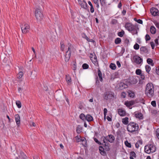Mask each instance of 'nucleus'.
I'll list each match as a JSON object with an SVG mask.
<instances>
[{
	"label": "nucleus",
	"mask_w": 159,
	"mask_h": 159,
	"mask_svg": "<svg viewBox=\"0 0 159 159\" xmlns=\"http://www.w3.org/2000/svg\"><path fill=\"white\" fill-rule=\"evenodd\" d=\"M154 87L153 84L149 83L146 86L145 92L147 97L149 98L152 97L154 94Z\"/></svg>",
	"instance_id": "obj_1"
},
{
	"label": "nucleus",
	"mask_w": 159,
	"mask_h": 159,
	"mask_svg": "<svg viewBox=\"0 0 159 159\" xmlns=\"http://www.w3.org/2000/svg\"><path fill=\"white\" fill-rule=\"evenodd\" d=\"M125 27L126 30L131 32L133 35L138 34V30L139 28L137 25H134L130 23L127 22L125 24Z\"/></svg>",
	"instance_id": "obj_2"
},
{
	"label": "nucleus",
	"mask_w": 159,
	"mask_h": 159,
	"mask_svg": "<svg viewBox=\"0 0 159 159\" xmlns=\"http://www.w3.org/2000/svg\"><path fill=\"white\" fill-rule=\"evenodd\" d=\"M138 124L134 122H130L127 126V129L129 132L133 133L138 130Z\"/></svg>",
	"instance_id": "obj_3"
},
{
	"label": "nucleus",
	"mask_w": 159,
	"mask_h": 159,
	"mask_svg": "<svg viewBox=\"0 0 159 159\" xmlns=\"http://www.w3.org/2000/svg\"><path fill=\"white\" fill-rule=\"evenodd\" d=\"M115 93L111 91L105 92L102 94L103 99L105 100H111L112 98L114 97Z\"/></svg>",
	"instance_id": "obj_4"
},
{
	"label": "nucleus",
	"mask_w": 159,
	"mask_h": 159,
	"mask_svg": "<svg viewBox=\"0 0 159 159\" xmlns=\"http://www.w3.org/2000/svg\"><path fill=\"white\" fill-rule=\"evenodd\" d=\"M137 77L136 76H130L126 80L125 82L129 85H131L136 84L138 82Z\"/></svg>",
	"instance_id": "obj_5"
},
{
	"label": "nucleus",
	"mask_w": 159,
	"mask_h": 159,
	"mask_svg": "<svg viewBox=\"0 0 159 159\" xmlns=\"http://www.w3.org/2000/svg\"><path fill=\"white\" fill-rule=\"evenodd\" d=\"M35 14L37 20L41 21L43 19V16L40 9L36 8L35 11Z\"/></svg>",
	"instance_id": "obj_6"
},
{
	"label": "nucleus",
	"mask_w": 159,
	"mask_h": 159,
	"mask_svg": "<svg viewBox=\"0 0 159 159\" xmlns=\"http://www.w3.org/2000/svg\"><path fill=\"white\" fill-rule=\"evenodd\" d=\"M133 62L137 65L143 63V60L138 55L134 56L133 57Z\"/></svg>",
	"instance_id": "obj_7"
},
{
	"label": "nucleus",
	"mask_w": 159,
	"mask_h": 159,
	"mask_svg": "<svg viewBox=\"0 0 159 159\" xmlns=\"http://www.w3.org/2000/svg\"><path fill=\"white\" fill-rule=\"evenodd\" d=\"M20 27L23 33L25 34L29 31L30 27L28 24H25L24 25H22Z\"/></svg>",
	"instance_id": "obj_8"
},
{
	"label": "nucleus",
	"mask_w": 159,
	"mask_h": 159,
	"mask_svg": "<svg viewBox=\"0 0 159 159\" xmlns=\"http://www.w3.org/2000/svg\"><path fill=\"white\" fill-rule=\"evenodd\" d=\"M150 12L152 15L154 16H159V11L156 8H152L150 9Z\"/></svg>",
	"instance_id": "obj_9"
},
{
	"label": "nucleus",
	"mask_w": 159,
	"mask_h": 159,
	"mask_svg": "<svg viewBox=\"0 0 159 159\" xmlns=\"http://www.w3.org/2000/svg\"><path fill=\"white\" fill-rule=\"evenodd\" d=\"M140 53L141 54L148 53V50L146 46H142L140 49Z\"/></svg>",
	"instance_id": "obj_10"
},
{
	"label": "nucleus",
	"mask_w": 159,
	"mask_h": 159,
	"mask_svg": "<svg viewBox=\"0 0 159 159\" xmlns=\"http://www.w3.org/2000/svg\"><path fill=\"white\" fill-rule=\"evenodd\" d=\"M71 53L70 52H66L64 58L66 62H68L69 61L71 56Z\"/></svg>",
	"instance_id": "obj_11"
},
{
	"label": "nucleus",
	"mask_w": 159,
	"mask_h": 159,
	"mask_svg": "<svg viewBox=\"0 0 159 159\" xmlns=\"http://www.w3.org/2000/svg\"><path fill=\"white\" fill-rule=\"evenodd\" d=\"M15 117L17 125L19 127L20 124V116L18 114H17L15 115Z\"/></svg>",
	"instance_id": "obj_12"
},
{
	"label": "nucleus",
	"mask_w": 159,
	"mask_h": 159,
	"mask_svg": "<svg viewBox=\"0 0 159 159\" xmlns=\"http://www.w3.org/2000/svg\"><path fill=\"white\" fill-rule=\"evenodd\" d=\"M134 113L136 118L140 120L143 118V115L141 112H135Z\"/></svg>",
	"instance_id": "obj_13"
},
{
	"label": "nucleus",
	"mask_w": 159,
	"mask_h": 159,
	"mask_svg": "<svg viewBox=\"0 0 159 159\" xmlns=\"http://www.w3.org/2000/svg\"><path fill=\"white\" fill-rule=\"evenodd\" d=\"M109 139H107V141L109 142L110 143H113L115 139L114 137L112 134L108 135L107 136H106V138L108 137Z\"/></svg>",
	"instance_id": "obj_14"
},
{
	"label": "nucleus",
	"mask_w": 159,
	"mask_h": 159,
	"mask_svg": "<svg viewBox=\"0 0 159 159\" xmlns=\"http://www.w3.org/2000/svg\"><path fill=\"white\" fill-rule=\"evenodd\" d=\"M94 57L92 59H91V60L95 66H98V61L97 56L95 54Z\"/></svg>",
	"instance_id": "obj_15"
},
{
	"label": "nucleus",
	"mask_w": 159,
	"mask_h": 159,
	"mask_svg": "<svg viewBox=\"0 0 159 159\" xmlns=\"http://www.w3.org/2000/svg\"><path fill=\"white\" fill-rule=\"evenodd\" d=\"M118 114L122 116H125L126 112L123 109L119 108L118 109Z\"/></svg>",
	"instance_id": "obj_16"
},
{
	"label": "nucleus",
	"mask_w": 159,
	"mask_h": 159,
	"mask_svg": "<svg viewBox=\"0 0 159 159\" xmlns=\"http://www.w3.org/2000/svg\"><path fill=\"white\" fill-rule=\"evenodd\" d=\"M66 79L68 85H69L71 84V80L69 75H66Z\"/></svg>",
	"instance_id": "obj_17"
},
{
	"label": "nucleus",
	"mask_w": 159,
	"mask_h": 159,
	"mask_svg": "<svg viewBox=\"0 0 159 159\" xmlns=\"http://www.w3.org/2000/svg\"><path fill=\"white\" fill-rule=\"evenodd\" d=\"M128 85L129 84H128L126 82L125 83H121L120 84V87L121 88V89H124L127 88Z\"/></svg>",
	"instance_id": "obj_18"
},
{
	"label": "nucleus",
	"mask_w": 159,
	"mask_h": 159,
	"mask_svg": "<svg viewBox=\"0 0 159 159\" xmlns=\"http://www.w3.org/2000/svg\"><path fill=\"white\" fill-rule=\"evenodd\" d=\"M85 120L88 122H90L93 120V118L92 116L89 114H87L85 116Z\"/></svg>",
	"instance_id": "obj_19"
},
{
	"label": "nucleus",
	"mask_w": 159,
	"mask_h": 159,
	"mask_svg": "<svg viewBox=\"0 0 159 159\" xmlns=\"http://www.w3.org/2000/svg\"><path fill=\"white\" fill-rule=\"evenodd\" d=\"M149 147H150V153H153L156 150V147L155 146L152 144H149Z\"/></svg>",
	"instance_id": "obj_20"
},
{
	"label": "nucleus",
	"mask_w": 159,
	"mask_h": 159,
	"mask_svg": "<svg viewBox=\"0 0 159 159\" xmlns=\"http://www.w3.org/2000/svg\"><path fill=\"white\" fill-rule=\"evenodd\" d=\"M98 76L99 78V80H100V81H101V82H102L103 79H102V72H101V71H100L99 68H98Z\"/></svg>",
	"instance_id": "obj_21"
},
{
	"label": "nucleus",
	"mask_w": 159,
	"mask_h": 159,
	"mask_svg": "<svg viewBox=\"0 0 159 159\" xmlns=\"http://www.w3.org/2000/svg\"><path fill=\"white\" fill-rule=\"evenodd\" d=\"M151 33L152 34H155L156 32V30L154 26H151L150 28Z\"/></svg>",
	"instance_id": "obj_22"
},
{
	"label": "nucleus",
	"mask_w": 159,
	"mask_h": 159,
	"mask_svg": "<svg viewBox=\"0 0 159 159\" xmlns=\"http://www.w3.org/2000/svg\"><path fill=\"white\" fill-rule=\"evenodd\" d=\"M82 127H81L80 125H78L77 127L76 130V131L77 133L78 134L80 133L82 131Z\"/></svg>",
	"instance_id": "obj_23"
},
{
	"label": "nucleus",
	"mask_w": 159,
	"mask_h": 159,
	"mask_svg": "<svg viewBox=\"0 0 159 159\" xmlns=\"http://www.w3.org/2000/svg\"><path fill=\"white\" fill-rule=\"evenodd\" d=\"M80 6L82 7L84 9H86L87 8V4L86 2L84 0H83L82 1V3L81 4Z\"/></svg>",
	"instance_id": "obj_24"
},
{
	"label": "nucleus",
	"mask_w": 159,
	"mask_h": 159,
	"mask_svg": "<svg viewBox=\"0 0 159 159\" xmlns=\"http://www.w3.org/2000/svg\"><path fill=\"white\" fill-rule=\"evenodd\" d=\"M127 93H128V96L131 98H133L134 97L135 94L134 93L133 91L129 90L127 91Z\"/></svg>",
	"instance_id": "obj_25"
},
{
	"label": "nucleus",
	"mask_w": 159,
	"mask_h": 159,
	"mask_svg": "<svg viewBox=\"0 0 159 159\" xmlns=\"http://www.w3.org/2000/svg\"><path fill=\"white\" fill-rule=\"evenodd\" d=\"M61 45V49L62 51L63 52L64 50V49L65 47V45L64 44V41H62L60 43Z\"/></svg>",
	"instance_id": "obj_26"
},
{
	"label": "nucleus",
	"mask_w": 159,
	"mask_h": 159,
	"mask_svg": "<svg viewBox=\"0 0 159 159\" xmlns=\"http://www.w3.org/2000/svg\"><path fill=\"white\" fill-rule=\"evenodd\" d=\"M108 144H109V143H107L102 145L104 147L105 150L107 151H109L110 150L109 146H108Z\"/></svg>",
	"instance_id": "obj_27"
},
{
	"label": "nucleus",
	"mask_w": 159,
	"mask_h": 159,
	"mask_svg": "<svg viewBox=\"0 0 159 159\" xmlns=\"http://www.w3.org/2000/svg\"><path fill=\"white\" fill-rule=\"evenodd\" d=\"M88 3L89 5L90 6V12L92 13H93L94 11V9L92 4L90 1H88Z\"/></svg>",
	"instance_id": "obj_28"
},
{
	"label": "nucleus",
	"mask_w": 159,
	"mask_h": 159,
	"mask_svg": "<svg viewBox=\"0 0 159 159\" xmlns=\"http://www.w3.org/2000/svg\"><path fill=\"white\" fill-rule=\"evenodd\" d=\"M128 119L129 118L127 117H126L125 118L122 119V122L124 124L128 125Z\"/></svg>",
	"instance_id": "obj_29"
},
{
	"label": "nucleus",
	"mask_w": 159,
	"mask_h": 159,
	"mask_svg": "<svg viewBox=\"0 0 159 159\" xmlns=\"http://www.w3.org/2000/svg\"><path fill=\"white\" fill-rule=\"evenodd\" d=\"M151 112L152 115L155 116L157 114L158 111L156 110L153 109L151 110Z\"/></svg>",
	"instance_id": "obj_30"
},
{
	"label": "nucleus",
	"mask_w": 159,
	"mask_h": 159,
	"mask_svg": "<svg viewBox=\"0 0 159 159\" xmlns=\"http://www.w3.org/2000/svg\"><path fill=\"white\" fill-rule=\"evenodd\" d=\"M147 63L149 64H151L152 66L154 65V63H153L152 60L151 58H148L147 60Z\"/></svg>",
	"instance_id": "obj_31"
},
{
	"label": "nucleus",
	"mask_w": 159,
	"mask_h": 159,
	"mask_svg": "<svg viewBox=\"0 0 159 159\" xmlns=\"http://www.w3.org/2000/svg\"><path fill=\"white\" fill-rule=\"evenodd\" d=\"M144 151L146 153L149 154L150 150L149 148L148 145H146L144 147Z\"/></svg>",
	"instance_id": "obj_32"
},
{
	"label": "nucleus",
	"mask_w": 159,
	"mask_h": 159,
	"mask_svg": "<svg viewBox=\"0 0 159 159\" xmlns=\"http://www.w3.org/2000/svg\"><path fill=\"white\" fill-rule=\"evenodd\" d=\"M124 34L125 32L123 30H122L121 31L118 32L117 33L118 36L121 37H122Z\"/></svg>",
	"instance_id": "obj_33"
},
{
	"label": "nucleus",
	"mask_w": 159,
	"mask_h": 159,
	"mask_svg": "<svg viewBox=\"0 0 159 159\" xmlns=\"http://www.w3.org/2000/svg\"><path fill=\"white\" fill-rule=\"evenodd\" d=\"M23 75V73L22 71L20 72L17 75V78L18 79H20L22 78Z\"/></svg>",
	"instance_id": "obj_34"
},
{
	"label": "nucleus",
	"mask_w": 159,
	"mask_h": 159,
	"mask_svg": "<svg viewBox=\"0 0 159 159\" xmlns=\"http://www.w3.org/2000/svg\"><path fill=\"white\" fill-rule=\"evenodd\" d=\"M85 116L83 113H81L80 116V118L84 121L85 120Z\"/></svg>",
	"instance_id": "obj_35"
},
{
	"label": "nucleus",
	"mask_w": 159,
	"mask_h": 159,
	"mask_svg": "<svg viewBox=\"0 0 159 159\" xmlns=\"http://www.w3.org/2000/svg\"><path fill=\"white\" fill-rule=\"evenodd\" d=\"M121 39L119 38H116L115 40V43L116 44H118L121 42Z\"/></svg>",
	"instance_id": "obj_36"
},
{
	"label": "nucleus",
	"mask_w": 159,
	"mask_h": 159,
	"mask_svg": "<svg viewBox=\"0 0 159 159\" xmlns=\"http://www.w3.org/2000/svg\"><path fill=\"white\" fill-rule=\"evenodd\" d=\"M145 69L146 72L148 73L149 74V72L150 71L151 68L150 66L148 65H146L145 66Z\"/></svg>",
	"instance_id": "obj_37"
},
{
	"label": "nucleus",
	"mask_w": 159,
	"mask_h": 159,
	"mask_svg": "<svg viewBox=\"0 0 159 159\" xmlns=\"http://www.w3.org/2000/svg\"><path fill=\"white\" fill-rule=\"evenodd\" d=\"M101 6L104 7L106 6V3L105 0H99Z\"/></svg>",
	"instance_id": "obj_38"
},
{
	"label": "nucleus",
	"mask_w": 159,
	"mask_h": 159,
	"mask_svg": "<svg viewBox=\"0 0 159 159\" xmlns=\"http://www.w3.org/2000/svg\"><path fill=\"white\" fill-rule=\"evenodd\" d=\"M125 143L126 146L128 148H131V144L130 143H129L127 140H126L125 142Z\"/></svg>",
	"instance_id": "obj_39"
},
{
	"label": "nucleus",
	"mask_w": 159,
	"mask_h": 159,
	"mask_svg": "<svg viewBox=\"0 0 159 159\" xmlns=\"http://www.w3.org/2000/svg\"><path fill=\"white\" fill-rule=\"evenodd\" d=\"M110 67L112 70H115L116 68V66L115 64L111 63L110 65Z\"/></svg>",
	"instance_id": "obj_40"
},
{
	"label": "nucleus",
	"mask_w": 159,
	"mask_h": 159,
	"mask_svg": "<svg viewBox=\"0 0 159 159\" xmlns=\"http://www.w3.org/2000/svg\"><path fill=\"white\" fill-rule=\"evenodd\" d=\"M82 36L83 38L85 39L88 41L89 40V38L84 33L82 34Z\"/></svg>",
	"instance_id": "obj_41"
},
{
	"label": "nucleus",
	"mask_w": 159,
	"mask_h": 159,
	"mask_svg": "<svg viewBox=\"0 0 159 159\" xmlns=\"http://www.w3.org/2000/svg\"><path fill=\"white\" fill-rule=\"evenodd\" d=\"M82 68L84 69H86L89 68V66L86 63H84L82 65Z\"/></svg>",
	"instance_id": "obj_42"
},
{
	"label": "nucleus",
	"mask_w": 159,
	"mask_h": 159,
	"mask_svg": "<svg viewBox=\"0 0 159 159\" xmlns=\"http://www.w3.org/2000/svg\"><path fill=\"white\" fill-rule=\"evenodd\" d=\"M134 20L136 21V22H138V23H139V24H143V21L142 20L140 19H137V18H134Z\"/></svg>",
	"instance_id": "obj_43"
},
{
	"label": "nucleus",
	"mask_w": 159,
	"mask_h": 159,
	"mask_svg": "<svg viewBox=\"0 0 159 159\" xmlns=\"http://www.w3.org/2000/svg\"><path fill=\"white\" fill-rule=\"evenodd\" d=\"M107 108H105L103 109V114H104V117L105 119H106L107 113Z\"/></svg>",
	"instance_id": "obj_44"
},
{
	"label": "nucleus",
	"mask_w": 159,
	"mask_h": 159,
	"mask_svg": "<svg viewBox=\"0 0 159 159\" xmlns=\"http://www.w3.org/2000/svg\"><path fill=\"white\" fill-rule=\"evenodd\" d=\"M135 73L136 75H139L142 73V71L140 69H137L135 71Z\"/></svg>",
	"instance_id": "obj_45"
},
{
	"label": "nucleus",
	"mask_w": 159,
	"mask_h": 159,
	"mask_svg": "<svg viewBox=\"0 0 159 159\" xmlns=\"http://www.w3.org/2000/svg\"><path fill=\"white\" fill-rule=\"evenodd\" d=\"M101 154L103 156H105L107 155L106 152L104 150H101L99 151Z\"/></svg>",
	"instance_id": "obj_46"
},
{
	"label": "nucleus",
	"mask_w": 159,
	"mask_h": 159,
	"mask_svg": "<svg viewBox=\"0 0 159 159\" xmlns=\"http://www.w3.org/2000/svg\"><path fill=\"white\" fill-rule=\"evenodd\" d=\"M125 105H126L127 107H129L130 109H131L132 108H130L129 107L131 106L130 103L129 101H127L125 102L124 103Z\"/></svg>",
	"instance_id": "obj_47"
},
{
	"label": "nucleus",
	"mask_w": 159,
	"mask_h": 159,
	"mask_svg": "<svg viewBox=\"0 0 159 159\" xmlns=\"http://www.w3.org/2000/svg\"><path fill=\"white\" fill-rule=\"evenodd\" d=\"M16 104L17 107L19 108H20L21 107V103L20 101H17L16 102Z\"/></svg>",
	"instance_id": "obj_48"
},
{
	"label": "nucleus",
	"mask_w": 159,
	"mask_h": 159,
	"mask_svg": "<svg viewBox=\"0 0 159 159\" xmlns=\"http://www.w3.org/2000/svg\"><path fill=\"white\" fill-rule=\"evenodd\" d=\"M134 48L135 50H138L139 48V45L137 43H136L134 46Z\"/></svg>",
	"instance_id": "obj_49"
},
{
	"label": "nucleus",
	"mask_w": 159,
	"mask_h": 159,
	"mask_svg": "<svg viewBox=\"0 0 159 159\" xmlns=\"http://www.w3.org/2000/svg\"><path fill=\"white\" fill-rule=\"evenodd\" d=\"M130 156H132V157H134L135 158L136 157V154L135 153L134 151L130 152Z\"/></svg>",
	"instance_id": "obj_50"
},
{
	"label": "nucleus",
	"mask_w": 159,
	"mask_h": 159,
	"mask_svg": "<svg viewBox=\"0 0 159 159\" xmlns=\"http://www.w3.org/2000/svg\"><path fill=\"white\" fill-rule=\"evenodd\" d=\"M80 141H82V142L84 141L85 142V145H84V146H86L87 145V142L86 138L84 137H83L82 139H80Z\"/></svg>",
	"instance_id": "obj_51"
},
{
	"label": "nucleus",
	"mask_w": 159,
	"mask_h": 159,
	"mask_svg": "<svg viewBox=\"0 0 159 159\" xmlns=\"http://www.w3.org/2000/svg\"><path fill=\"white\" fill-rule=\"evenodd\" d=\"M145 38L146 41H149L151 39V38L150 36L148 34H147L146 35Z\"/></svg>",
	"instance_id": "obj_52"
},
{
	"label": "nucleus",
	"mask_w": 159,
	"mask_h": 159,
	"mask_svg": "<svg viewBox=\"0 0 159 159\" xmlns=\"http://www.w3.org/2000/svg\"><path fill=\"white\" fill-rule=\"evenodd\" d=\"M94 140L95 142L99 145H103V144L101 142L99 141L98 139L96 138H94Z\"/></svg>",
	"instance_id": "obj_53"
},
{
	"label": "nucleus",
	"mask_w": 159,
	"mask_h": 159,
	"mask_svg": "<svg viewBox=\"0 0 159 159\" xmlns=\"http://www.w3.org/2000/svg\"><path fill=\"white\" fill-rule=\"evenodd\" d=\"M124 43L125 44H127V46L129 43V40L127 38H126L124 40Z\"/></svg>",
	"instance_id": "obj_54"
},
{
	"label": "nucleus",
	"mask_w": 159,
	"mask_h": 159,
	"mask_svg": "<svg viewBox=\"0 0 159 159\" xmlns=\"http://www.w3.org/2000/svg\"><path fill=\"white\" fill-rule=\"evenodd\" d=\"M140 76L141 79L142 80H144L145 78V75L143 73H142L141 75H140Z\"/></svg>",
	"instance_id": "obj_55"
},
{
	"label": "nucleus",
	"mask_w": 159,
	"mask_h": 159,
	"mask_svg": "<svg viewBox=\"0 0 159 159\" xmlns=\"http://www.w3.org/2000/svg\"><path fill=\"white\" fill-rule=\"evenodd\" d=\"M156 135L157 138L159 139V128L157 129L156 131Z\"/></svg>",
	"instance_id": "obj_56"
},
{
	"label": "nucleus",
	"mask_w": 159,
	"mask_h": 159,
	"mask_svg": "<svg viewBox=\"0 0 159 159\" xmlns=\"http://www.w3.org/2000/svg\"><path fill=\"white\" fill-rule=\"evenodd\" d=\"M121 97L123 98H125L126 97V93L125 92H123L121 93Z\"/></svg>",
	"instance_id": "obj_57"
},
{
	"label": "nucleus",
	"mask_w": 159,
	"mask_h": 159,
	"mask_svg": "<svg viewBox=\"0 0 159 159\" xmlns=\"http://www.w3.org/2000/svg\"><path fill=\"white\" fill-rule=\"evenodd\" d=\"M154 23L156 27L159 29V23L157 21H155Z\"/></svg>",
	"instance_id": "obj_58"
},
{
	"label": "nucleus",
	"mask_w": 159,
	"mask_h": 159,
	"mask_svg": "<svg viewBox=\"0 0 159 159\" xmlns=\"http://www.w3.org/2000/svg\"><path fill=\"white\" fill-rule=\"evenodd\" d=\"M151 105L154 107H155L156 106V101H153L151 102Z\"/></svg>",
	"instance_id": "obj_59"
},
{
	"label": "nucleus",
	"mask_w": 159,
	"mask_h": 159,
	"mask_svg": "<svg viewBox=\"0 0 159 159\" xmlns=\"http://www.w3.org/2000/svg\"><path fill=\"white\" fill-rule=\"evenodd\" d=\"M101 139H102L103 140V142L104 143H105V144L106 143V142L105 141V140H107V138H106V137H104V136H102L101 137Z\"/></svg>",
	"instance_id": "obj_60"
},
{
	"label": "nucleus",
	"mask_w": 159,
	"mask_h": 159,
	"mask_svg": "<svg viewBox=\"0 0 159 159\" xmlns=\"http://www.w3.org/2000/svg\"><path fill=\"white\" fill-rule=\"evenodd\" d=\"M76 139V141L78 143L80 141V139L79 137V136L77 135L75 137Z\"/></svg>",
	"instance_id": "obj_61"
},
{
	"label": "nucleus",
	"mask_w": 159,
	"mask_h": 159,
	"mask_svg": "<svg viewBox=\"0 0 159 159\" xmlns=\"http://www.w3.org/2000/svg\"><path fill=\"white\" fill-rule=\"evenodd\" d=\"M156 71L157 74L159 75V66L156 68Z\"/></svg>",
	"instance_id": "obj_62"
},
{
	"label": "nucleus",
	"mask_w": 159,
	"mask_h": 159,
	"mask_svg": "<svg viewBox=\"0 0 159 159\" xmlns=\"http://www.w3.org/2000/svg\"><path fill=\"white\" fill-rule=\"evenodd\" d=\"M73 70H76V62H75V63L73 64Z\"/></svg>",
	"instance_id": "obj_63"
},
{
	"label": "nucleus",
	"mask_w": 159,
	"mask_h": 159,
	"mask_svg": "<svg viewBox=\"0 0 159 159\" xmlns=\"http://www.w3.org/2000/svg\"><path fill=\"white\" fill-rule=\"evenodd\" d=\"M150 44L152 49H153L155 47V44L153 42H150Z\"/></svg>",
	"instance_id": "obj_64"
}]
</instances>
